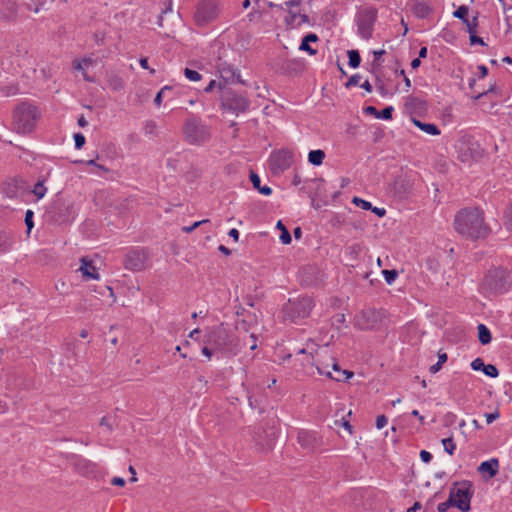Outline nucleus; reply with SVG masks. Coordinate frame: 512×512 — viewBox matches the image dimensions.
Masks as SVG:
<instances>
[{
	"label": "nucleus",
	"instance_id": "obj_14",
	"mask_svg": "<svg viewBox=\"0 0 512 512\" xmlns=\"http://www.w3.org/2000/svg\"><path fill=\"white\" fill-rule=\"evenodd\" d=\"M146 254L142 251L134 250L129 252L124 260L126 269L140 271L144 269L146 263Z\"/></svg>",
	"mask_w": 512,
	"mask_h": 512
},
{
	"label": "nucleus",
	"instance_id": "obj_38",
	"mask_svg": "<svg viewBox=\"0 0 512 512\" xmlns=\"http://www.w3.org/2000/svg\"><path fill=\"white\" fill-rule=\"evenodd\" d=\"M185 77L189 79L190 81H199L201 79L200 73H198L195 70L185 68L184 70Z\"/></svg>",
	"mask_w": 512,
	"mask_h": 512
},
{
	"label": "nucleus",
	"instance_id": "obj_47",
	"mask_svg": "<svg viewBox=\"0 0 512 512\" xmlns=\"http://www.w3.org/2000/svg\"><path fill=\"white\" fill-rule=\"evenodd\" d=\"M1 91L3 92V94L5 96H12V95L17 94L18 88L14 85H10V86L1 88Z\"/></svg>",
	"mask_w": 512,
	"mask_h": 512
},
{
	"label": "nucleus",
	"instance_id": "obj_44",
	"mask_svg": "<svg viewBox=\"0 0 512 512\" xmlns=\"http://www.w3.org/2000/svg\"><path fill=\"white\" fill-rule=\"evenodd\" d=\"M74 141L76 149H81L85 144V137L81 133L74 134Z\"/></svg>",
	"mask_w": 512,
	"mask_h": 512
},
{
	"label": "nucleus",
	"instance_id": "obj_41",
	"mask_svg": "<svg viewBox=\"0 0 512 512\" xmlns=\"http://www.w3.org/2000/svg\"><path fill=\"white\" fill-rule=\"evenodd\" d=\"M32 218H33V211L32 210H27L26 214H25V224L27 226L28 233L31 231V229L34 226Z\"/></svg>",
	"mask_w": 512,
	"mask_h": 512
},
{
	"label": "nucleus",
	"instance_id": "obj_28",
	"mask_svg": "<svg viewBox=\"0 0 512 512\" xmlns=\"http://www.w3.org/2000/svg\"><path fill=\"white\" fill-rule=\"evenodd\" d=\"M11 244H12V239H11L9 233L0 229V251L1 252L7 251L10 248Z\"/></svg>",
	"mask_w": 512,
	"mask_h": 512
},
{
	"label": "nucleus",
	"instance_id": "obj_36",
	"mask_svg": "<svg viewBox=\"0 0 512 512\" xmlns=\"http://www.w3.org/2000/svg\"><path fill=\"white\" fill-rule=\"evenodd\" d=\"M463 23L466 25L467 31L469 32V34H472V33H475V29L478 26V18H477V16L473 17L472 20H469L467 18L466 20L463 21Z\"/></svg>",
	"mask_w": 512,
	"mask_h": 512
},
{
	"label": "nucleus",
	"instance_id": "obj_11",
	"mask_svg": "<svg viewBox=\"0 0 512 512\" xmlns=\"http://www.w3.org/2000/svg\"><path fill=\"white\" fill-rule=\"evenodd\" d=\"M249 104L250 102L245 96L235 92H226L222 98V106L236 114L246 111Z\"/></svg>",
	"mask_w": 512,
	"mask_h": 512
},
{
	"label": "nucleus",
	"instance_id": "obj_48",
	"mask_svg": "<svg viewBox=\"0 0 512 512\" xmlns=\"http://www.w3.org/2000/svg\"><path fill=\"white\" fill-rule=\"evenodd\" d=\"M299 49L302 50V51L308 52L310 55H315L316 54V50L311 48V46L309 45V42H307V41H305L303 39H302V42H301V45H300Z\"/></svg>",
	"mask_w": 512,
	"mask_h": 512
},
{
	"label": "nucleus",
	"instance_id": "obj_10",
	"mask_svg": "<svg viewBox=\"0 0 512 512\" xmlns=\"http://www.w3.org/2000/svg\"><path fill=\"white\" fill-rule=\"evenodd\" d=\"M292 162L293 155L288 150L276 151L269 157V167L273 174L287 170L292 165Z\"/></svg>",
	"mask_w": 512,
	"mask_h": 512
},
{
	"label": "nucleus",
	"instance_id": "obj_52",
	"mask_svg": "<svg viewBox=\"0 0 512 512\" xmlns=\"http://www.w3.org/2000/svg\"><path fill=\"white\" fill-rule=\"evenodd\" d=\"M387 424V418L384 415H380L376 419V427L382 429Z\"/></svg>",
	"mask_w": 512,
	"mask_h": 512
},
{
	"label": "nucleus",
	"instance_id": "obj_37",
	"mask_svg": "<svg viewBox=\"0 0 512 512\" xmlns=\"http://www.w3.org/2000/svg\"><path fill=\"white\" fill-rule=\"evenodd\" d=\"M483 373L492 378H496L499 375V371H498L497 367L492 364L485 365Z\"/></svg>",
	"mask_w": 512,
	"mask_h": 512
},
{
	"label": "nucleus",
	"instance_id": "obj_2",
	"mask_svg": "<svg viewBox=\"0 0 512 512\" xmlns=\"http://www.w3.org/2000/svg\"><path fill=\"white\" fill-rule=\"evenodd\" d=\"M205 343L214 351L227 356H235L241 349V344L235 333L223 325L213 327L205 335Z\"/></svg>",
	"mask_w": 512,
	"mask_h": 512
},
{
	"label": "nucleus",
	"instance_id": "obj_53",
	"mask_svg": "<svg viewBox=\"0 0 512 512\" xmlns=\"http://www.w3.org/2000/svg\"><path fill=\"white\" fill-rule=\"evenodd\" d=\"M470 42L471 44H480V45H485V42L483 41V39L479 36H477L475 33H472L470 34Z\"/></svg>",
	"mask_w": 512,
	"mask_h": 512
},
{
	"label": "nucleus",
	"instance_id": "obj_49",
	"mask_svg": "<svg viewBox=\"0 0 512 512\" xmlns=\"http://www.w3.org/2000/svg\"><path fill=\"white\" fill-rule=\"evenodd\" d=\"M166 90H170V87L169 86H164L156 95L155 99H154V103L156 106H160L161 103H162V97H163V94Z\"/></svg>",
	"mask_w": 512,
	"mask_h": 512
},
{
	"label": "nucleus",
	"instance_id": "obj_33",
	"mask_svg": "<svg viewBox=\"0 0 512 512\" xmlns=\"http://www.w3.org/2000/svg\"><path fill=\"white\" fill-rule=\"evenodd\" d=\"M468 11L469 9L467 6L461 5L457 10L453 12V16L464 21L467 19Z\"/></svg>",
	"mask_w": 512,
	"mask_h": 512
},
{
	"label": "nucleus",
	"instance_id": "obj_63",
	"mask_svg": "<svg viewBox=\"0 0 512 512\" xmlns=\"http://www.w3.org/2000/svg\"><path fill=\"white\" fill-rule=\"evenodd\" d=\"M447 354L446 353H439L438 354V362L439 364L443 365L447 361Z\"/></svg>",
	"mask_w": 512,
	"mask_h": 512
},
{
	"label": "nucleus",
	"instance_id": "obj_8",
	"mask_svg": "<svg viewBox=\"0 0 512 512\" xmlns=\"http://www.w3.org/2000/svg\"><path fill=\"white\" fill-rule=\"evenodd\" d=\"M384 313L382 311H378L376 309H366L361 311L355 317V326L360 330H369L373 329L377 326V324L381 321Z\"/></svg>",
	"mask_w": 512,
	"mask_h": 512
},
{
	"label": "nucleus",
	"instance_id": "obj_26",
	"mask_svg": "<svg viewBox=\"0 0 512 512\" xmlns=\"http://www.w3.org/2000/svg\"><path fill=\"white\" fill-rule=\"evenodd\" d=\"M478 339L481 344L487 345L491 342L492 336L489 329L484 324H479L478 327Z\"/></svg>",
	"mask_w": 512,
	"mask_h": 512
},
{
	"label": "nucleus",
	"instance_id": "obj_1",
	"mask_svg": "<svg viewBox=\"0 0 512 512\" xmlns=\"http://www.w3.org/2000/svg\"><path fill=\"white\" fill-rule=\"evenodd\" d=\"M454 226L463 236L478 239L485 237L488 226L484 223L483 213L478 208H465L459 211L454 220Z\"/></svg>",
	"mask_w": 512,
	"mask_h": 512
},
{
	"label": "nucleus",
	"instance_id": "obj_34",
	"mask_svg": "<svg viewBox=\"0 0 512 512\" xmlns=\"http://www.w3.org/2000/svg\"><path fill=\"white\" fill-rule=\"evenodd\" d=\"M382 274L384 276L385 281L388 284H392L395 281V279L397 278V276H398V272L395 269H393V270H387V269L383 270Z\"/></svg>",
	"mask_w": 512,
	"mask_h": 512
},
{
	"label": "nucleus",
	"instance_id": "obj_57",
	"mask_svg": "<svg viewBox=\"0 0 512 512\" xmlns=\"http://www.w3.org/2000/svg\"><path fill=\"white\" fill-rule=\"evenodd\" d=\"M111 484L115 485V486L123 487L125 485V480L123 478H121V477H114L111 480Z\"/></svg>",
	"mask_w": 512,
	"mask_h": 512
},
{
	"label": "nucleus",
	"instance_id": "obj_27",
	"mask_svg": "<svg viewBox=\"0 0 512 512\" xmlns=\"http://www.w3.org/2000/svg\"><path fill=\"white\" fill-rule=\"evenodd\" d=\"M413 10H414L415 15L419 18H425L431 12V9L429 8V6L427 4H425L424 2L416 3Z\"/></svg>",
	"mask_w": 512,
	"mask_h": 512
},
{
	"label": "nucleus",
	"instance_id": "obj_17",
	"mask_svg": "<svg viewBox=\"0 0 512 512\" xmlns=\"http://www.w3.org/2000/svg\"><path fill=\"white\" fill-rule=\"evenodd\" d=\"M330 361H331L332 371L327 370V375H326L327 377H329L333 380H336V381H342V380H347L353 376V372H351L349 370H342L339 367V365L334 357H330Z\"/></svg>",
	"mask_w": 512,
	"mask_h": 512
},
{
	"label": "nucleus",
	"instance_id": "obj_4",
	"mask_svg": "<svg viewBox=\"0 0 512 512\" xmlns=\"http://www.w3.org/2000/svg\"><path fill=\"white\" fill-rule=\"evenodd\" d=\"M510 287L509 273L502 268L489 270L481 285L480 289L484 294L499 295L508 291Z\"/></svg>",
	"mask_w": 512,
	"mask_h": 512
},
{
	"label": "nucleus",
	"instance_id": "obj_64",
	"mask_svg": "<svg viewBox=\"0 0 512 512\" xmlns=\"http://www.w3.org/2000/svg\"><path fill=\"white\" fill-rule=\"evenodd\" d=\"M420 509H421V504H420V502H415V503L413 504V506H412V507H410V508L407 510V512H417V511H418V510H420Z\"/></svg>",
	"mask_w": 512,
	"mask_h": 512
},
{
	"label": "nucleus",
	"instance_id": "obj_24",
	"mask_svg": "<svg viewBox=\"0 0 512 512\" xmlns=\"http://www.w3.org/2000/svg\"><path fill=\"white\" fill-rule=\"evenodd\" d=\"M218 70L221 74V77L226 81L233 80L236 75V70L233 68V66L226 63L219 64Z\"/></svg>",
	"mask_w": 512,
	"mask_h": 512
},
{
	"label": "nucleus",
	"instance_id": "obj_45",
	"mask_svg": "<svg viewBox=\"0 0 512 512\" xmlns=\"http://www.w3.org/2000/svg\"><path fill=\"white\" fill-rule=\"evenodd\" d=\"M209 222L208 219H204V220H201V221H197L195 222L194 224H192L191 226H185L182 228V230L185 232V233H191L192 231H194L197 227H199L200 225L204 224V223H207Z\"/></svg>",
	"mask_w": 512,
	"mask_h": 512
},
{
	"label": "nucleus",
	"instance_id": "obj_50",
	"mask_svg": "<svg viewBox=\"0 0 512 512\" xmlns=\"http://www.w3.org/2000/svg\"><path fill=\"white\" fill-rule=\"evenodd\" d=\"M360 80H361V76L359 74H355L350 77V79L346 83V87L356 86L359 84Z\"/></svg>",
	"mask_w": 512,
	"mask_h": 512
},
{
	"label": "nucleus",
	"instance_id": "obj_22",
	"mask_svg": "<svg viewBox=\"0 0 512 512\" xmlns=\"http://www.w3.org/2000/svg\"><path fill=\"white\" fill-rule=\"evenodd\" d=\"M250 180L253 184V187L257 189L263 195H270L272 193V189L269 186H261L260 177L253 171L250 173Z\"/></svg>",
	"mask_w": 512,
	"mask_h": 512
},
{
	"label": "nucleus",
	"instance_id": "obj_32",
	"mask_svg": "<svg viewBox=\"0 0 512 512\" xmlns=\"http://www.w3.org/2000/svg\"><path fill=\"white\" fill-rule=\"evenodd\" d=\"M442 445H443L444 450L449 455H452L454 453V450L456 449V445H455L452 437L443 439L442 440Z\"/></svg>",
	"mask_w": 512,
	"mask_h": 512
},
{
	"label": "nucleus",
	"instance_id": "obj_13",
	"mask_svg": "<svg viewBox=\"0 0 512 512\" xmlns=\"http://www.w3.org/2000/svg\"><path fill=\"white\" fill-rule=\"evenodd\" d=\"M311 365L315 366L318 374L327 375V370L331 367L330 357L326 348L316 349L315 355L310 352Z\"/></svg>",
	"mask_w": 512,
	"mask_h": 512
},
{
	"label": "nucleus",
	"instance_id": "obj_21",
	"mask_svg": "<svg viewBox=\"0 0 512 512\" xmlns=\"http://www.w3.org/2000/svg\"><path fill=\"white\" fill-rule=\"evenodd\" d=\"M106 81L108 87L113 91H121L124 88V81L117 73L108 72L106 74Z\"/></svg>",
	"mask_w": 512,
	"mask_h": 512
},
{
	"label": "nucleus",
	"instance_id": "obj_35",
	"mask_svg": "<svg viewBox=\"0 0 512 512\" xmlns=\"http://www.w3.org/2000/svg\"><path fill=\"white\" fill-rule=\"evenodd\" d=\"M352 203H354L356 206L362 208L363 210H370V209H372V204L369 201H366V200H364L362 198H359L357 196H355L352 199Z\"/></svg>",
	"mask_w": 512,
	"mask_h": 512
},
{
	"label": "nucleus",
	"instance_id": "obj_59",
	"mask_svg": "<svg viewBox=\"0 0 512 512\" xmlns=\"http://www.w3.org/2000/svg\"><path fill=\"white\" fill-rule=\"evenodd\" d=\"M301 3L302 2L300 0H289L285 4L289 9H294L295 7L300 6Z\"/></svg>",
	"mask_w": 512,
	"mask_h": 512
},
{
	"label": "nucleus",
	"instance_id": "obj_18",
	"mask_svg": "<svg viewBox=\"0 0 512 512\" xmlns=\"http://www.w3.org/2000/svg\"><path fill=\"white\" fill-rule=\"evenodd\" d=\"M74 466L79 474L86 477L94 475L97 470V465L94 462L82 457L76 459Z\"/></svg>",
	"mask_w": 512,
	"mask_h": 512
},
{
	"label": "nucleus",
	"instance_id": "obj_30",
	"mask_svg": "<svg viewBox=\"0 0 512 512\" xmlns=\"http://www.w3.org/2000/svg\"><path fill=\"white\" fill-rule=\"evenodd\" d=\"M349 65L352 68H357L360 65L361 57L357 50L348 51Z\"/></svg>",
	"mask_w": 512,
	"mask_h": 512
},
{
	"label": "nucleus",
	"instance_id": "obj_62",
	"mask_svg": "<svg viewBox=\"0 0 512 512\" xmlns=\"http://www.w3.org/2000/svg\"><path fill=\"white\" fill-rule=\"evenodd\" d=\"M334 322L337 324H342L345 322V316L344 314H337L334 316Z\"/></svg>",
	"mask_w": 512,
	"mask_h": 512
},
{
	"label": "nucleus",
	"instance_id": "obj_56",
	"mask_svg": "<svg viewBox=\"0 0 512 512\" xmlns=\"http://www.w3.org/2000/svg\"><path fill=\"white\" fill-rule=\"evenodd\" d=\"M202 354L205 355L207 358H211L212 356V352L214 351L213 347L209 346L208 344H206L203 348H202Z\"/></svg>",
	"mask_w": 512,
	"mask_h": 512
},
{
	"label": "nucleus",
	"instance_id": "obj_23",
	"mask_svg": "<svg viewBox=\"0 0 512 512\" xmlns=\"http://www.w3.org/2000/svg\"><path fill=\"white\" fill-rule=\"evenodd\" d=\"M412 121L415 126H417L422 131H424L425 133H427L429 135H439L440 134L439 128L432 123H423L420 120H417L415 118H413Z\"/></svg>",
	"mask_w": 512,
	"mask_h": 512
},
{
	"label": "nucleus",
	"instance_id": "obj_60",
	"mask_svg": "<svg viewBox=\"0 0 512 512\" xmlns=\"http://www.w3.org/2000/svg\"><path fill=\"white\" fill-rule=\"evenodd\" d=\"M317 39H318L317 35L313 34V33H310L303 38V40H305L307 42H315V41H317Z\"/></svg>",
	"mask_w": 512,
	"mask_h": 512
},
{
	"label": "nucleus",
	"instance_id": "obj_43",
	"mask_svg": "<svg viewBox=\"0 0 512 512\" xmlns=\"http://www.w3.org/2000/svg\"><path fill=\"white\" fill-rule=\"evenodd\" d=\"M485 365L483 360L481 358H476L471 362V368L475 371H483L485 368Z\"/></svg>",
	"mask_w": 512,
	"mask_h": 512
},
{
	"label": "nucleus",
	"instance_id": "obj_9",
	"mask_svg": "<svg viewBox=\"0 0 512 512\" xmlns=\"http://www.w3.org/2000/svg\"><path fill=\"white\" fill-rule=\"evenodd\" d=\"M458 152L462 162L480 159L484 154V150L480 147L479 143L471 139L461 141Z\"/></svg>",
	"mask_w": 512,
	"mask_h": 512
},
{
	"label": "nucleus",
	"instance_id": "obj_20",
	"mask_svg": "<svg viewBox=\"0 0 512 512\" xmlns=\"http://www.w3.org/2000/svg\"><path fill=\"white\" fill-rule=\"evenodd\" d=\"M498 469H499L498 459L492 458L488 461L482 462L478 466L477 470L479 473H488L489 478H492L498 473Z\"/></svg>",
	"mask_w": 512,
	"mask_h": 512
},
{
	"label": "nucleus",
	"instance_id": "obj_6",
	"mask_svg": "<svg viewBox=\"0 0 512 512\" xmlns=\"http://www.w3.org/2000/svg\"><path fill=\"white\" fill-rule=\"evenodd\" d=\"M313 308V301L309 296L299 297L295 300H289L284 306V319L291 322H297L309 316Z\"/></svg>",
	"mask_w": 512,
	"mask_h": 512
},
{
	"label": "nucleus",
	"instance_id": "obj_5",
	"mask_svg": "<svg viewBox=\"0 0 512 512\" xmlns=\"http://www.w3.org/2000/svg\"><path fill=\"white\" fill-rule=\"evenodd\" d=\"M183 135L187 143L202 145L210 139L211 133L209 127L200 118L192 116L187 118L183 125Z\"/></svg>",
	"mask_w": 512,
	"mask_h": 512
},
{
	"label": "nucleus",
	"instance_id": "obj_61",
	"mask_svg": "<svg viewBox=\"0 0 512 512\" xmlns=\"http://www.w3.org/2000/svg\"><path fill=\"white\" fill-rule=\"evenodd\" d=\"M229 236L232 237L235 241H238L239 239V231L235 228H232L229 231Z\"/></svg>",
	"mask_w": 512,
	"mask_h": 512
},
{
	"label": "nucleus",
	"instance_id": "obj_29",
	"mask_svg": "<svg viewBox=\"0 0 512 512\" xmlns=\"http://www.w3.org/2000/svg\"><path fill=\"white\" fill-rule=\"evenodd\" d=\"M277 229L281 231L280 240L283 244H290L291 243V235L285 225L282 223L281 220H279L276 224Z\"/></svg>",
	"mask_w": 512,
	"mask_h": 512
},
{
	"label": "nucleus",
	"instance_id": "obj_7",
	"mask_svg": "<svg viewBox=\"0 0 512 512\" xmlns=\"http://www.w3.org/2000/svg\"><path fill=\"white\" fill-rule=\"evenodd\" d=\"M377 18V10L374 8H367L359 13L357 19L358 34L368 40L372 36L373 26Z\"/></svg>",
	"mask_w": 512,
	"mask_h": 512
},
{
	"label": "nucleus",
	"instance_id": "obj_16",
	"mask_svg": "<svg viewBox=\"0 0 512 512\" xmlns=\"http://www.w3.org/2000/svg\"><path fill=\"white\" fill-rule=\"evenodd\" d=\"M285 22L292 28H298L303 24H308L309 18L305 13H301L300 10L288 9V16L285 18Z\"/></svg>",
	"mask_w": 512,
	"mask_h": 512
},
{
	"label": "nucleus",
	"instance_id": "obj_55",
	"mask_svg": "<svg viewBox=\"0 0 512 512\" xmlns=\"http://www.w3.org/2000/svg\"><path fill=\"white\" fill-rule=\"evenodd\" d=\"M364 112L368 115H373L376 118H379V111L374 106H367L364 108Z\"/></svg>",
	"mask_w": 512,
	"mask_h": 512
},
{
	"label": "nucleus",
	"instance_id": "obj_3",
	"mask_svg": "<svg viewBox=\"0 0 512 512\" xmlns=\"http://www.w3.org/2000/svg\"><path fill=\"white\" fill-rule=\"evenodd\" d=\"M40 116L35 105L21 102L13 109L12 128L18 134H29L35 129Z\"/></svg>",
	"mask_w": 512,
	"mask_h": 512
},
{
	"label": "nucleus",
	"instance_id": "obj_58",
	"mask_svg": "<svg viewBox=\"0 0 512 512\" xmlns=\"http://www.w3.org/2000/svg\"><path fill=\"white\" fill-rule=\"evenodd\" d=\"M485 416H486L487 423L491 424L494 420H496L499 417V413L498 412L488 413Z\"/></svg>",
	"mask_w": 512,
	"mask_h": 512
},
{
	"label": "nucleus",
	"instance_id": "obj_19",
	"mask_svg": "<svg viewBox=\"0 0 512 512\" xmlns=\"http://www.w3.org/2000/svg\"><path fill=\"white\" fill-rule=\"evenodd\" d=\"M79 271L82 273V277L85 280L99 278V274L96 267L93 265V262L88 260L86 257L81 258V266Z\"/></svg>",
	"mask_w": 512,
	"mask_h": 512
},
{
	"label": "nucleus",
	"instance_id": "obj_39",
	"mask_svg": "<svg viewBox=\"0 0 512 512\" xmlns=\"http://www.w3.org/2000/svg\"><path fill=\"white\" fill-rule=\"evenodd\" d=\"M314 346H316V345L312 341H308V343L306 344V347L299 349L297 353L298 354H306V353L310 354V352L313 353ZM308 363L311 364V356L310 355L308 357Z\"/></svg>",
	"mask_w": 512,
	"mask_h": 512
},
{
	"label": "nucleus",
	"instance_id": "obj_42",
	"mask_svg": "<svg viewBox=\"0 0 512 512\" xmlns=\"http://www.w3.org/2000/svg\"><path fill=\"white\" fill-rule=\"evenodd\" d=\"M335 425L342 426L344 429L348 431L349 434H352V425L345 418L342 417L341 420H336Z\"/></svg>",
	"mask_w": 512,
	"mask_h": 512
},
{
	"label": "nucleus",
	"instance_id": "obj_51",
	"mask_svg": "<svg viewBox=\"0 0 512 512\" xmlns=\"http://www.w3.org/2000/svg\"><path fill=\"white\" fill-rule=\"evenodd\" d=\"M451 503L452 502L449 499L440 503L437 507L438 512H447V510L452 506Z\"/></svg>",
	"mask_w": 512,
	"mask_h": 512
},
{
	"label": "nucleus",
	"instance_id": "obj_54",
	"mask_svg": "<svg viewBox=\"0 0 512 512\" xmlns=\"http://www.w3.org/2000/svg\"><path fill=\"white\" fill-rule=\"evenodd\" d=\"M420 458L421 460L424 462V463H429L432 459V455L430 452L426 451V450H422L420 452Z\"/></svg>",
	"mask_w": 512,
	"mask_h": 512
},
{
	"label": "nucleus",
	"instance_id": "obj_12",
	"mask_svg": "<svg viewBox=\"0 0 512 512\" xmlns=\"http://www.w3.org/2000/svg\"><path fill=\"white\" fill-rule=\"evenodd\" d=\"M452 506L457 507L462 512L470 510L471 494L468 487L452 489L448 498Z\"/></svg>",
	"mask_w": 512,
	"mask_h": 512
},
{
	"label": "nucleus",
	"instance_id": "obj_31",
	"mask_svg": "<svg viewBox=\"0 0 512 512\" xmlns=\"http://www.w3.org/2000/svg\"><path fill=\"white\" fill-rule=\"evenodd\" d=\"M46 187L44 186V182L43 181H38L35 186H34V189H33V194L38 198V199H41L45 196L46 194Z\"/></svg>",
	"mask_w": 512,
	"mask_h": 512
},
{
	"label": "nucleus",
	"instance_id": "obj_15",
	"mask_svg": "<svg viewBox=\"0 0 512 512\" xmlns=\"http://www.w3.org/2000/svg\"><path fill=\"white\" fill-rule=\"evenodd\" d=\"M297 440L301 447L308 450L316 448L320 443L318 435L315 432L307 430L299 431Z\"/></svg>",
	"mask_w": 512,
	"mask_h": 512
},
{
	"label": "nucleus",
	"instance_id": "obj_25",
	"mask_svg": "<svg viewBox=\"0 0 512 512\" xmlns=\"http://www.w3.org/2000/svg\"><path fill=\"white\" fill-rule=\"evenodd\" d=\"M325 152L323 150H311L308 154V161L310 164L319 166L323 163Z\"/></svg>",
	"mask_w": 512,
	"mask_h": 512
},
{
	"label": "nucleus",
	"instance_id": "obj_40",
	"mask_svg": "<svg viewBox=\"0 0 512 512\" xmlns=\"http://www.w3.org/2000/svg\"><path fill=\"white\" fill-rule=\"evenodd\" d=\"M392 112H393V107L392 106H388V107L384 108L378 114L379 119L390 120L392 118Z\"/></svg>",
	"mask_w": 512,
	"mask_h": 512
},
{
	"label": "nucleus",
	"instance_id": "obj_46",
	"mask_svg": "<svg viewBox=\"0 0 512 512\" xmlns=\"http://www.w3.org/2000/svg\"><path fill=\"white\" fill-rule=\"evenodd\" d=\"M505 225L507 229L512 230V204L508 207L506 213H505Z\"/></svg>",
	"mask_w": 512,
	"mask_h": 512
}]
</instances>
